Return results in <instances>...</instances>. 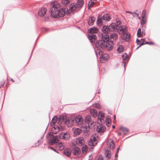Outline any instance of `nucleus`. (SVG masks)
Segmentation results:
<instances>
[{
    "label": "nucleus",
    "mask_w": 160,
    "mask_h": 160,
    "mask_svg": "<svg viewBox=\"0 0 160 160\" xmlns=\"http://www.w3.org/2000/svg\"><path fill=\"white\" fill-rule=\"evenodd\" d=\"M49 12L51 16L55 18L63 17L68 10L66 8L61 7L60 4L56 2L52 3Z\"/></svg>",
    "instance_id": "nucleus-1"
},
{
    "label": "nucleus",
    "mask_w": 160,
    "mask_h": 160,
    "mask_svg": "<svg viewBox=\"0 0 160 160\" xmlns=\"http://www.w3.org/2000/svg\"><path fill=\"white\" fill-rule=\"evenodd\" d=\"M51 136V139H48V143L49 144L52 145L58 142L60 139L58 135H53L49 133L47 136V138H48Z\"/></svg>",
    "instance_id": "nucleus-2"
},
{
    "label": "nucleus",
    "mask_w": 160,
    "mask_h": 160,
    "mask_svg": "<svg viewBox=\"0 0 160 160\" xmlns=\"http://www.w3.org/2000/svg\"><path fill=\"white\" fill-rule=\"evenodd\" d=\"M95 52L96 55L98 56V54L100 56V60L102 63L106 62L108 58V56L107 53H104L102 51L98 50L97 51L95 49Z\"/></svg>",
    "instance_id": "nucleus-3"
},
{
    "label": "nucleus",
    "mask_w": 160,
    "mask_h": 160,
    "mask_svg": "<svg viewBox=\"0 0 160 160\" xmlns=\"http://www.w3.org/2000/svg\"><path fill=\"white\" fill-rule=\"evenodd\" d=\"M93 47L97 51L98 50L102 51L101 50L105 48V42H103L102 40H98L95 43V46Z\"/></svg>",
    "instance_id": "nucleus-4"
},
{
    "label": "nucleus",
    "mask_w": 160,
    "mask_h": 160,
    "mask_svg": "<svg viewBox=\"0 0 160 160\" xmlns=\"http://www.w3.org/2000/svg\"><path fill=\"white\" fill-rule=\"evenodd\" d=\"M59 137L61 139H63L65 140H67L69 139L70 135L67 132H62L59 134Z\"/></svg>",
    "instance_id": "nucleus-5"
},
{
    "label": "nucleus",
    "mask_w": 160,
    "mask_h": 160,
    "mask_svg": "<svg viewBox=\"0 0 160 160\" xmlns=\"http://www.w3.org/2000/svg\"><path fill=\"white\" fill-rule=\"evenodd\" d=\"M127 32V27L125 26H120L118 29V32L120 34H124Z\"/></svg>",
    "instance_id": "nucleus-6"
},
{
    "label": "nucleus",
    "mask_w": 160,
    "mask_h": 160,
    "mask_svg": "<svg viewBox=\"0 0 160 160\" xmlns=\"http://www.w3.org/2000/svg\"><path fill=\"white\" fill-rule=\"evenodd\" d=\"M97 144L96 138L94 136H92L91 137L90 140L88 142V144L90 146H95Z\"/></svg>",
    "instance_id": "nucleus-7"
},
{
    "label": "nucleus",
    "mask_w": 160,
    "mask_h": 160,
    "mask_svg": "<svg viewBox=\"0 0 160 160\" xmlns=\"http://www.w3.org/2000/svg\"><path fill=\"white\" fill-rule=\"evenodd\" d=\"M75 121L78 125H81L83 122V119L80 115L76 116L75 118Z\"/></svg>",
    "instance_id": "nucleus-8"
},
{
    "label": "nucleus",
    "mask_w": 160,
    "mask_h": 160,
    "mask_svg": "<svg viewBox=\"0 0 160 160\" xmlns=\"http://www.w3.org/2000/svg\"><path fill=\"white\" fill-rule=\"evenodd\" d=\"M97 36L94 34H90L88 35V38L91 42L93 44V43H94L97 39Z\"/></svg>",
    "instance_id": "nucleus-9"
},
{
    "label": "nucleus",
    "mask_w": 160,
    "mask_h": 160,
    "mask_svg": "<svg viewBox=\"0 0 160 160\" xmlns=\"http://www.w3.org/2000/svg\"><path fill=\"white\" fill-rule=\"evenodd\" d=\"M114 46V44L112 41H109L108 42L105 43V48L106 47L107 50L108 51L112 50Z\"/></svg>",
    "instance_id": "nucleus-10"
},
{
    "label": "nucleus",
    "mask_w": 160,
    "mask_h": 160,
    "mask_svg": "<svg viewBox=\"0 0 160 160\" xmlns=\"http://www.w3.org/2000/svg\"><path fill=\"white\" fill-rule=\"evenodd\" d=\"M121 38L123 40L128 42L130 38V35L126 32L121 36Z\"/></svg>",
    "instance_id": "nucleus-11"
},
{
    "label": "nucleus",
    "mask_w": 160,
    "mask_h": 160,
    "mask_svg": "<svg viewBox=\"0 0 160 160\" xmlns=\"http://www.w3.org/2000/svg\"><path fill=\"white\" fill-rule=\"evenodd\" d=\"M46 11L47 10L45 8H41L38 12V15L41 17H43L45 15Z\"/></svg>",
    "instance_id": "nucleus-12"
},
{
    "label": "nucleus",
    "mask_w": 160,
    "mask_h": 160,
    "mask_svg": "<svg viewBox=\"0 0 160 160\" xmlns=\"http://www.w3.org/2000/svg\"><path fill=\"white\" fill-rule=\"evenodd\" d=\"M96 18L93 17H89L87 19L88 25L91 26L93 25Z\"/></svg>",
    "instance_id": "nucleus-13"
},
{
    "label": "nucleus",
    "mask_w": 160,
    "mask_h": 160,
    "mask_svg": "<svg viewBox=\"0 0 160 160\" xmlns=\"http://www.w3.org/2000/svg\"><path fill=\"white\" fill-rule=\"evenodd\" d=\"M102 31L105 34H107L112 32L108 26H104L102 28Z\"/></svg>",
    "instance_id": "nucleus-14"
},
{
    "label": "nucleus",
    "mask_w": 160,
    "mask_h": 160,
    "mask_svg": "<svg viewBox=\"0 0 160 160\" xmlns=\"http://www.w3.org/2000/svg\"><path fill=\"white\" fill-rule=\"evenodd\" d=\"M98 29L94 27L91 28L88 30V32L91 34L96 33H98Z\"/></svg>",
    "instance_id": "nucleus-15"
},
{
    "label": "nucleus",
    "mask_w": 160,
    "mask_h": 160,
    "mask_svg": "<svg viewBox=\"0 0 160 160\" xmlns=\"http://www.w3.org/2000/svg\"><path fill=\"white\" fill-rule=\"evenodd\" d=\"M110 37L111 39V40L110 41H112L113 42V41L116 40L117 39L118 36L117 33L115 32H113L111 33Z\"/></svg>",
    "instance_id": "nucleus-16"
},
{
    "label": "nucleus",
    "mask_w": 160,
    "mask_h": 160,
    "mask_svg": "<svg viewBox=\"0 0 160 160\" xmlns=\"http://www.w3.org/2000/svg\"><path fill=\"white\" fill-rule=\"evenodd\" d=\"M146 12V10H144L142 12V19H141V24L142 25H143L145 24L146 22L145 21V14Z\"/></svg>",
    "instance_id": "nucleus-17"
},
{
    "label": "nucleus",
    "mask_w": 160,
    "mask_h": 160,
    "mask_svg": "<svg viewBox=\"0 0 160 160\" xmlns=\"http://www.w3.org/2000/svg\"><path fill=\"white\" fill-rule=\"evenodd\" d=\"M59 119H60L62 121V122L65 124H67L69 123V119L64 116H59Z\"/></svg>",
    "instance_id": "nucleus-18"
},
{
    "label": "nucleus",
    "mask_w": 160,
    "mask_h": 160,
    "mask_svg": "<svg viewBox=\"0 0 160 160\" xmlns=\"http://www.w3.org/2000/svg\"><path fill=\"white\" fill-rule=\"evenodd\" d=\"M73 154L76 156L78 155L81 152L80 149L78 147H75L73 149Z\"/></svg>",
    "instance_id": "nucleus-19"
},
{
    "label": "nucleus",
    "mask_w": 160,
    "mask_h": 160,
    "mask_svg": "<svg viewBox=\"0 0 160 160\" xmlns=\"http://www.w3.org/2000/svg\"><path fill=\"white\" fill-rule=\"evenodd\" d=\"M84 142V140L83 137H80L78 138L76 140V143L79 146L82 145Z\"/></svg>",
    "instance_id": "nucleus-20"
},
{
    "label": "nucleus",
    "mask_w": 160,
    "mask_h": 160,
    "mask_svg": "<svg viewBox=\"0 0 160 160\" xmlns=\"http://www.w3.org/2000/svg\"><path fill=\"white\" fill-rule=\"evenodd\" d=\"M109 36L106 34L105 35L102 34V40L103 42L107 43V42L109 41Z\"/></svg>",
    "instance_id": "nucleus-21"
},
{
    "label": "nucleus",
    "mask_w": 160,
    "mask_h": 160,
    "mask_svg": "<svg viewBox=\"0 0 160 160\" xmlns=\"http://www.w3.org/2000/svg\"><path fill=\"white\" fill-rule=\"evenodd\" d=\"M122 57L123 59V61H122V65L124 66V70H125V65L126 62L124 61L126 60V59L128 57V56L126 53H124L122 55Z\"/></svg>",
    "instance_id": "nucleus-22"
},
{
    "label": "nucleus",
    "mask_w": 160,
    "mask_h": 160,
    "mask_svg": "<svg viewBox=\"0 0 160 160\" xmlns=\"http://www.w3.org/2000/svg\"><path fill=\"white\" fill-rule=\"evenodd\" d=\"M78 7L77 4L76 3H73L70 4L69 7V10L71 12L75 10Z\"/></svg>",
    "instance_id": "nucleus-23"
},
{
    "label": "nucleus",
    "mask_w": 160,
    "mask_h": 160,
    "mask_svg": "<svg viewBox=\"0 0 160 160\" xmlns=\"http://www.w3.org/2000/svg\"><path fill=\"white\" fill-rule=\"evenodd\" d=\"M111 31L112 32L117 28V25L114 23H112L110 25L108 26Z\"/></svg>",
    "instance_id": "nucleus-24"
},
{
    "label": "nucleus",
    "mask_w": 160,
    "mask_h": 160,
    "mask_svg": "<svg viewBox=\"0 0 160 160\" xmlns=\"http://www.w3.org/2000/svg\"><path fill=\"white\" fill-rule=\"evenodd\" d=\"M88 125H86L85 126V128L86 129V131L87 132L89 131L90 127H94V124L93 123L90 122H88Z\"/></svg>",
    "instance_id": "nucleus-25"
},
{
    "label": "nucleus",
    "mask_w": 160,
    "mask_h": 160,
    "mask_svg": "<svg viewBox=\"0 0 160 160\" xmlns=\"http://www.w3.org/2000/svg\"><path fill=\"white\" fill-rule=\"evenodd\" d=\"M90 112L92 116L96 117L97 116V112L95 109H91Z\"/></svg>",
    "instance_id": "nucleus-26"
},
{
    "label": "nucleus",
    "mask_w": 160,
    "mask_h": 160,
    "mask_svg": "<svg viewBox=\"0 0 160 160\" xmlns=\"http://www.w3.org/2000/svg\"><path fill=\"white\" fill-rule=\"evenodd\" d=\"M106 157L108 159H110L111 157V152L110 150H107L105 152Z\"/></svg>",
    "instance_id": "nucleus-27"
},
{
    "label": "nucleus",
    "mask_w": 160,
    "mask_h": 160,
    "mask_svg": "<svg viewBox=\"0 0 160 160\" xmlns=\"http://www.w3.org/2000/svg\"><path fill=\"white\" fill-rule=\"evenodd\" d=\"M119 129L120 130L122 131L124 134H126L128 131V129L126 127H124L122 126Z\"/></svg>",
    "instance_id": "nucleus-28"
},
{
    "label": "nucleus",
    "mask_w": 160,
    "mask_h": 160,
    "mask_svg": "<svg viewBox=\"0 0 160 160\" xmlns=\"http://www.w3.org/2000/svg\"><path fill=\"white\" fill-rule=\"evenodd\" d=\"M98 119H99L100 121L101 122L102 120H103V118H104V114L103 113L100 112L98 114Z\"/></svg>",
    "instance_id": "nucleus-29"
},
{
    "label": "nucleus",
    "mask_w": 160,
    "mask_h": 160,
    "mask_svg": "<svg viewBox=\"0 0 160 160\" xmlns=\"http://www.w3.org/2000/svg\"><path fill=\"white\" fill-rule=\"evenodd\" d=\"M64 153L65 154L68 156L69 157L70 156L71 154V150L68 148L65 149L64 151Z\"/></svg>",
    "instance_id": "nucleus-30"
},
{
    "label": "nucleus",
    "mask_w": 160,
    "mask_h": 160,
    "mask_svg": "<svg viewBox=\"0 0 160 160\" xmlns=\"http://www.w3.org/2000/svg\"><path fill=\"white\" fill-rule=\"evenodd\" d=\"M107 144L108 147L111 149H113L115 147V145L112 141H111L110 142H108L107 143Z\"/></svg>",
    "instance_id": "nucleus-31"
},
{
    "label": "nucleus",
    "mask_w": 160,
    "mask_h": 160,
    "mask_svg": "<svg viewBox=\"0 0 160 160\" xmlns=\"http://www.w3.org/2000/svg\"><path fill=\"white\" fill-rule=\"evenodd\" d=\"M57 117L56 116H55L52 119L51 122V125L52 126H53L57 122Z\"/></svg>",
    "instance_id": "nucleus-32"
},
{
    "label": "nucleus",
    "mask_w": 160,
    "mask_h": 160,
    "mask_svg": "<svg viewBox=\"0 0 160 160\" xmlns=\"http://www.w3.org/2000/svg\"><path fill=\"white\" fill-rule=\"evenodd\" d=\"M83 0H78L77 5L78 8H81L83 5Z\"/></svg>",
    "instance_id": "nucleus-33"
},
{
    "label": "nucleus",
    "mask_w": 160,
    "mask_h": 160,
    "mask_svg": "<svg viewBox=\"0 0 160 160\" xmlns=\"http://www.w3.org/2000/svg\"><path fill=\"white\" fill-rule=\"evenodd\" d=\"M102 19L103 20L109 21L110 19V17L108 14H105L103 15Z\"/></svg>",
    "instance_id": "nucleus-34"
},
{
    "label": "nucleus",
    "mask_w": 160,
    "mask_h": 160,
    "mask_svg": "<svg viewBox=\"0 0 160 160\" xmlns=\"http://www.w3.org/2000/svg\"><path fill=\"white\" fill-rule=\"evenodd\" d=\"M88 150V146L85 145H83L82 149V153H86L87 152Z\"/></svg>",
    "instance_id": "nucleus-35"
},
{
    "label": "nucleus",
    "mask_w": 160,
    "mask_h": 160,
    "mask_svg": "<svg viewBox=\"0 0 160 160\" xmlns=\"http://www.w3.org/2000/svg\"><path fill=\"white\" fill-rule=\"evenodd\" d=\"M57 146L59 148V149L60 150H62L64 148V146L63 145V144L62 142H60L57 145Z\"/></svg>",
    "instance_id": "nucleus-36"
},
{
    "label": "nucleus",
    "mask_w": 160,
    "mask_h": 160,
    "mask_svg": "<svg viewBox=\"0 0 160 160\" xmlns=\"http://www.w3.org/2000/svg\"><path fill=\"white\" fill-rule=\"evenodd\" d=\"M81 132L80 129L77 128L74 131V135H79L80 134Z\"/></svg>",
    "instance_id": "nucleus-37"
},
{
    "label": "nucleus",
    "mask_w": 160,
    "mask_h": 160,
    "mask_svg": "<svg viewBox=\"0 0 160 160\" xmlns=\"http://www.w3.org/2000/svg\"><path fill=\"white\" fill-rule=\"evenodd\" d=\"M106 127L104 126H102L98 129V132H103L106 130Z\"/></svg>",
    "instance_id": "nucleus-38"
},
{
    "label": "nucleus",
    "mask_w": 160,
    "mask_h": 160,
    "mask_svg": "<svg viewBox=\"0 0 160 160\" xmlns=\"http://www.w3.org/2000/svg\"><path fill=\"white\" fill-rule=\"evenodd\" d=\"M96 0H92L90 2H89L88 5V8H90V7H92V5L94 4L96 2Z\"/></svg>",
    "instance_id": "nucleus-39"
},
{
    "label": "nucleus",
    "mask_w": 160,
    "mask_h": 160,
    "mask_svg": "<svg viewBox=\"0 0 160 160\" xmlns=\"http://www.w3.org/2000/svg\"><path fill=\"white\" fill-rule=\"evenodd\" d=\"M59 130V127L58 126H55L54 128V129L53 130V132L54 133L56 134Z\"/></svg>",
    "instance_id": "nucleus-40"
},
{
    "label": "nucleus",
    "mask_w": 160,
    "mask_h": 160,
    "mask_svg": "<svg viewBox=\"0 0 160 160\" xmlns=\"http://www.w3.org/2000/svg\"><path fill=\"white\" fill-rule=\"evenodd\" d=\"M70 0H62L61 2L62 4L66 5L69 3Z\"/></svg>",
    "instance_id": "nucleus-41"
},
{
    "label": "nucleus",
    "mask_w": 160,
    "mask_h": 160,
    "mask_svg": "<svg viewBox=\"0 0 160 160\" xmlns=\"http://www.w3.org/2000/svg\"><path fill=\"white\" fill-rule=\"evenodd\" d=\"M123 47L122 46L120 45L119 46L118 48L117 51L119 53H120L123 51Z\"/></svg>",
    "instance_id": "nucleus-42"
},
{
    "label": "nucleus",
    "mask_w": 160,
    "mask_h": 160,
    "mask_svg": "<svg viewBox=\"0 0 160 160\" xmlns=\"http://www.w3.org/2000/svg\"><path fill=\"white\" fill-rule=\"evenodd\" d=\"M102 20L101 18H99L98 17L97 20V23L98 25H101L102 24Z\"/></svg>",
    "instance_id": "nucleus-43"
},
{
    "label": "nucleus",
    "mask_w": 160,
    "mask_h": 160,
    "mask_svg": "<svg viewBox=\"0 0 160 160\" xmlns=\"http://www.w3.org/2000/svg\"><path fill=\"white\" fill-rule=\"evenodd\" d=\"M137 36L138 37L141 36V30L140 28H138L137 31Z\"/></svg>",
    "instance_id": "nucleus-44"
},
{
    "label": "nucleus",
    "mask_w": 160,
    "mask_h": 160,
    "mask_svg": "<svg viewBox=\"0 0 160 160\" xmlns=\"http://www.w3.org/2000/svg\"><path fill=\"white\" fill-rule=\"evenodd\" d=\"M85 121L88 122H90L91 120V117L90 115H87L85 117Z\"/></svg>",
    "instance_id": "nucleus-45"
},
{
    "label": "nucleus",
    "mask_w": 160,
    "mask_h": 160,
    "mask_svg": "<svg viewBox=\"0 0 160 160\" xmlns=\"http://www.w3.org/2000/svg\"><path fill=\"white\" fill-rule=\"evenodd\" d=\"M57 123L59 125H60L61 124L62 122V121L60 119H59V117L58 118L57 120Z\"/></svg>",
    "instance_id": "nucleus-46"
},
{
    "label": "nucleus",
    "mask_w": 160,
    "mask_h": 160,
    "mask_svg": "<svg viewBox=\"0 0 160 160\" xmlns=\"http://www.w3.org/2000/svg\"><path fill=\"white\" fill-rule=\"evenodd\" d=\"M5 82L4 81H2L0 82V88H2V86H3L5 84Z\"/></svg>",
    "instance_id": "nucleus-47"
},
{
    "label": "nucleus",
    "mask_w": 160,
    "mask_h": 160,
    "mask_svg": "<svg viewBox=\"0 0 160 160\" xmlns=\"http://www.w3.org/2000/svg\"><path fill=\"white\" fill-rule=\"evenodd\" d=\"M142 43H141V44H140V45L139 46V47H140L141 46L145 44V42H146V41L144 39H142Z\"/></svg>",
    "instance_id": "nucleus-48"
},
{
    "label": "nucleus",
    "mask_w": 160,
    "mask_h": 160,
    "mask_svg": "<svg viewBox=\"0 0 160 160\" xmlns=\"http://www.w3.org/2000/svg\"><path fill=\"white\" fill-rule=\"evenodd\" d=\"M132 15L133 17H138V14L135 12H132Z\"/></svg>",
    "instance_id": "nucleus-49"
},
{
    "label": "nucleus",
    "mask_w": 160,
    "mask_h": 160,
    "mask_svg": "<svg viewBox=\"0 0 160 160\" xmlns=\"http://www.w3.org/2000/svg\"><path fill=\"white\" fill-rule=\"evenodd\" d=\"M48 148H50V149H52V150H53L54 151L58 153V152L56 149H54L53 148H52V147H50V146H48Z\"/></svg>",
    "instance_id": "nucleus-50"
},
{
    "label": "nucleus",
    "mask_w": 160,
    "mask_h": 160,
    "mask_svg": "<svg viewBox=\"0 0 160 160\" xmlns=\"http://www.w3.org/2000/svg\"><path fill=\"white\" fill-rule=\"evenodd\" d=\"M145 44H150V45H153L154 44V43L152 42H145Z\"/></svg>",
    "instance_id": "nucleus-51"
},
{
    "label": "nucleus",
    "mask_w": 160,
    "mask_h": 160,
    "mask_svg": "<svg viewBox=\"0 0 160 160\" xmlns=\"http://www.w3.org/2000/svg\"><path fill=\"white\" fill-rule=\"evenodd\" d=\"M93 106L98 108H99V105L97 103H95L93 105Z\"/></svg>",
    "instance_id": "nucleus-52"
},
{
    "label": "nucleus",
    "mask_w": 160,
    "mask_h": 160,
    "mask_svg": "<svg viewBox=\"0 0 160 160\" xmlns=\"http://www.w3.org/2000/svg\"><path fill=\"white\" fill-rule=\"evenodd\" d=\"M141 40H142V39H141V40H139L138 39H137L136 43L138 44H139V43L140 42Z\"/></svg>",
    "instance_id": "nucleus-53"
},
{
    "label": "nucleus",
    "mask_w": 160,
    "mask_h": 160,
    "mask_svg": "<svg viewBox=\"0 0 160 160\" xmlns=\"http://www.w3.org/2000/svg\"><path fill=\"white\" fill-rule=\"evenodd\" d=\"M39 143H38V142L35 143V146L36 147H37V146H39Z\"/></svg>",
    "instance_id": "nucleus-54"
},
{
    "label": "nucleus",
    "mask_w": 160,
    "mask_h": 160,
    "mask_svg": "<svg viewBox=\"0 0 160 160\" xmlns=\"http://www.w3.org/2000/svg\"><path fill=\"white\" fill-rule=\"evenodd\" d=\"M126 12L128 13H129L131 14H132V12L129 11H126Z\"/></svg>",
    "instance_id": "nucleus-55"
},
{
    "label": "nucleus",
    "mask_w": 160,
    "mask_h": 160,
    "mask_svg": "<svg viewBox=\"0 0 160 160\" xmlns=\"http://www.w3.org/2000/svg\"><path fill=\"white\" fill-rule=\"evenodd\" d=\"M121 22L120 21H117V23L119 25L120 24Z\"/></svg>",
    "instance_id": "nucleus-56"
},
{
    "label": "nucleus",
    "mask_w": 160,
    "mask_h": 160,
    "mask_svg": "<svg viewBox=\"0 0 160 160\" xmlns=\"http://www.w3.org/2000/svg\"><path fill=\"white\" fill-rule=\"evenodd\" d=\"M119 148H118L117 149V152H116V153H118V152H119Z\"/></svg>",
    "instance_id": "nucleus-57"
},
{
    "label": "nucleus",
    "mask_w": 160,
    "mask_h": 160,
    "mask_svg": "<svg viewBox=\"0 0 160 160\" xmlns=\"http://www.w3.org/2000/svg\"><path fill=\"white\" fill-rule=\"evenodd\" d=\"M8 82L6 84V88H8Z\"/></svg>",
    "instance_id": "nucleus-58"
},
{
    "label": "nucleus",
    "mask_w": 160,
    "mask_h": 160,
    "mask_svg": "<svg viewBox=\"0 0 160 160\" xmlns=\"http://www.w3.org/2000/svg\"><path fill=\"white\" fill-rule=\"evenodd\" d=\"M117 133H118V135L119 136H120L121 135V133L119 132H118Z\"/></svg>",
    "instance_id": "nucleus-59"
},
{
    "label": "nucleus",
    "mask_w": 160,
    "mask_h": 160,
    "mask_svg": "<svg viewBox=\"0 0 160 160\" xmlns=\"http://www.w3.org/2000/svg\"><path fill=\"white\" fill-rule=\"evenodd\" d=\"M115 157H117L118 156V153H116L115 154Z\"/></svg>",
    "instance_id": "nucleus-60"
},
{
    "label": "nucleus",
    "mask_w": 160,
    "mask_h": 160,
    "mask_svg": "<svg viewBox=\"0 0 160 160\" xmlns=\"http://www.w3.org/2000/svg\"><path fill=\"white\" fill-rule=\"evenodd\" d=\"M44 134H43L42 136L41 137V139L43 138H44Z\"/></svg>",
    "instance_id": "nucleus-61"
},
{
    "label": "nucleus",
    "mask_w": 160,
    "mask_h": 160,
    "mask_svg": "<svg viewBox=\"0 0 160 160\" xmlns=\"http://www.w3.org/2000/svg\"><path fill=\"white\" fill-rule=\"evenodd\" d=\"M112 128H115V126L114 125L112 126Z\"/></svg>",
    "instance_id": "nucleus-62"
},
{
    "label": "nucleus",
    "mask_w": 160,
    "mask_h": 160,
    "mask_svg": "<svg viewBox=\"0 0 160 160\" xmlns=\"http://www.w3.org/2000/svg\"><path fill=\"white\" fill-rule=\"evenodd\" d=\"M104 70H105L104 69V68H103L101 70V72H102V71H103H103H104Z\"/></svg>",
    "instance_id": "nucleus-63"
},
{
    "label": "nucleus",
    "mask_w": 160,
    "mask_h": 160,
    "mask_svg": "<svg viewBox=\"0 0 160 160\" xmlns=\"http://www.w3.org/2000/svg\"><path fill=\"white\" fill-rule=\"evenodd\" d=\"M115 118H116V116H115V115L114 116V120H115Z\"/></svg>",
    "instance_id": "nucleus-64"
}]
</instances>
